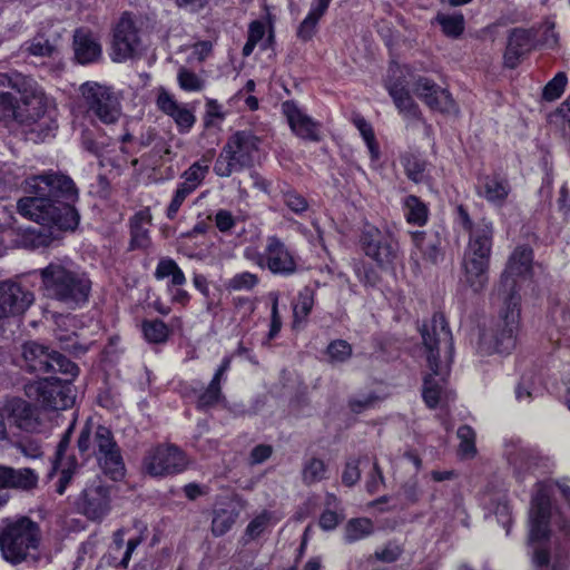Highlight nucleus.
I'll list each match as a JSON object with an SVG mask.
<instances>
[{
    "instance_id": "obj_1",
    "label": "nucleus",
    "mask_w": 570,
    "mask_h": 570,
    "mask_svg": "<svg viewBox=\"0 0 570 570\" xmlns=\"http://www.w3.org/2000/svg\"><path fill=\"white\" fill-rule=\"evenodd\" d=\"M24 190L31 196L21 198L17 204L22 216L59 230L77 227L79 214L70 203L78 199V189L70 177L49 170L28 177Z\"/></svg>"
},
{
    "instance_id": "obj_2",
    "label": "nucleus",
    "mask_w": 570,
    "mask_h": 570,
    "mask_svg": "<svg viewBox=\"0 0 570 570\" xmlns=\"http://www.w3.org/2000/svg\"><path fill=\"white\" fill-rule=\"evenodd\" d=\"M458 222L470 232V240L464 253L463 282L474 292L480 293L488 284V267L492 248L493 226L492 223L482 219L475 226L468 210L462 206L456 208Z\"/></svg>"
},
{
    "instance_id": "obj_3",
    "label": "nucleus",
    "mask_w": 570,
    "mask_h": 570,
    "mask_svg": "<svg viewBox=\"0 0 570 570\" xmlns=\"http://www.w3.org/2000/svg\"><path fill=\"white\" fill-rule=\"evenodd\" d=\"M46 297L70 309L85 305L90 296L91 281L70 261H55L39 271Z\"/></svg>"
},
{
    "instance_id": "obj_4",
    "label": "nucleus",
    "mask_w": 570,
    "mask_h": 570,
    "mask_svg": "<svg viewBox=\"0 0 570 570\" xmlns=\"http://www.w3.org/2000/svg\"><path fill=\"white\" fill-rule=\"evenodd\" d=\"M40 524L27 515L6 518L0 524V554L12 566L24 562L36 564L41 557Z\"/></svg>"
},
{
    "instance_id": "obj_5",
    "label": "nucleus",
    "mask_w": 570,
    "mask_h": 570,
    "mask_svg": "<svg viewBox=\"0 0 570 570\" xmlns=\"http://www.w3.org/2000/svg\"><path fill=\"white\" fill-rule=\"evenodd\" d=\"M9 118L31 127V132L36 134L40 140L53 136L58 128L53 102L31 77H28Z\"/></svg>"
},
{
    "instance_id": "obj_6",
    "label": "nucleus",
    "mask_w": 570,
    "mask_h": 570,
    "mask_svg": "<svg viewBox=\"0 0 570 570\" xmlns=\"http://www.w3.org/2000/svg\"><path fill=\"white\" fill-rule=\"evenodd\" d=\"M504 309L498 320L480 328L478 351L483 355L510 353L517 343L520 320V296L503 297Z\"/></svg>"
},
{
    "instance_id": "obj_7",
    "label": "nucleus",
    "mask_w": 570,
    "mask_h": 570,
    "mask_svg": "<svg viewBox=\"0 0 570 570\" xmlns=\"http://www.w3.org/2000/svg\"><path fill=\"white\" fill-rule=\"evenodd\" d=\"M78 449L82 454H94L99 466L110 479L117 481L125 475V463L111 431L99 425L91 438L89 429H82L78 438Z\"/></svg>"
},
{
    "instance_id": "obj_8",
    "label": "nucleus",
    "mask_w": 570,
    "mask_h": 570,
    "mask_svg": "<svg viewBox=\"0 0 570 570\" xmlns=\"http://www.w3.org/2000/svg\"><path fill=\"white\" fill-rule=\"evenodd\" d=\"M261 139L249 130L233 134L222 148L214 171L219 177H229L235 171L250 167L254 161Z\"/></svg>"
},
{
    "instance_id": "obj_9",
    "label": "nucleus",
    "mask_w": 570,
    "mask_h": 570,
    "mask_svg": "<svg viewBox=\"0 0 570 570\" xmlns=\"http://www.w3.org/2000/svg\"><path fill=\"white\" fill-rule=\"evenodd\" d=\"M22 360L24 368L37 375L62 374L66 382L73 380L78 373V366L48 346L35 341L22 345ZM53 379V376H51Z\"/></svg>"
},
{
    "instance_id": "obj_10",
    "label": "nucleus",
    "mask_w": 570,
    "mask_h": 570,
    "mask_svg": "<svg viewBox=\"0 0 570 570\" xmlns=\"http://www.w3.org/2000/svg\"><path fill=\"white\" fill-rule=\"evenodd\" d=\"M87 114L105 125L116 124L122 115L121 97L111 87L87 81L80 86Z\"/></svg>"
},
{
    "instance_id": "obj_11",
    "label": "nucleus",
    "mask_w": 570,
    "mask_h": 570,
    "mask_svg": "<svg viewBox=\"0 0 570 570\" xmlns=\"http://www.w3.org/2000/svg\"><path fill=\"white\" fill-rule=\"evenodd\" d=\"M421 336L429 365L451 364L453 338L442 314H434L429 322L422 325Z\"/></svg>"
},
{
    "instance_id": "obj_12",
    "label": "nucleus",
    "mask_w": 570,
    "mask_h": 570,
    "mask_svg": "<svg viewBox=\"0 0 570 570\" xmlns=\"http://www.w3.org/2000/svg\"><path fill=\"white\" fill-rule=\"evenodd\" d=\"M188 461L177 446L161 444L151 448L142 460L144 471L151 476H167L183 472Z\"/></svg>"
},
{
    "instance_id": "obj_13",
    "label": "nucleus",
    "mask_w": 570,
    "mask_h": 570,
    "mask_svg": "<svg viewBox=\"0 0 570 570\" xmlns=\"http://www.w3.org/2000/svg\"><path fill=\"white\" fill-rule=\"evenodd\" d=\"M7 423L22 433L37 434L45 429L41 412L35 404L21 399L12 397L3 403Z\"/></svg>"
},
{
    "instance_id": "obj_14",
    "label": "nucleus",
    "mask_w": 570,
    "mask_h": 570,
    "mask_svg": "<svg viewBox=\"0 0 570 570\" xmlns=\"http://www.w3.org/2000/svg\"><path fill=\"white\" fill-rule=\"evenodd\" d=\"M24 394L52 410L68 409L75 402V395L70 386L60 385L48 379L27 383Z\"/></svg>"
},
{
    "instance_id": "obj_15",
    "label": "nucleus",
    "mask_w": 570,
    "mask_h": 570,
    "mask_svg": "<svg viewBox=\"0 0 570 570\" xmlns=\"http://www.w3.org/2000/svg\"><path fill=\"white\" fill-rule=\"evenodd\" d=\"M140 47L138 30L129 13H124L112 31L110 58L124 62L136 56Z\"/></svg>"
},
{
    "instance_id": "obj_16",
    "label": "nucleus",
    "mask_w": 570,
    "mask_h": 570,
    "mask_svg": "<svg viewBox=\"0 0 570 570\" xmlns=\"http://www.w3.org/2000/svg\"><path fill=\"white\" fill-rule=\"evenodd\" d=\"M255 263L267 268L273 274L292 275L297 269V263L293 254L283 242L275 236L267 238L265 249L257 254Z\"/></svg>"
},
{
    "instance_id": "obj_17",
    "label": "nucleus",
    "mask_w": 570,
    "mask_h": 570,
    "mask_svg": "<svg viewBox=\"0 0 570 570\" xmlns=\"http://www.w3.org/2000/svg\"><path fill=\"white\" fill-rule=\"evenodd\" d=\"M35 302L32 292L14 281L0 282V321L22 315Z\"/></svg>"
},
{
    "instance_id": "obj_18",
    "label": "nucleus",
    "mask_w": 570,
    "mask_h": 570,
    "mask_svg": "<svg viewBox=\"0 0 570 570\" xmlns=\"http://www.w3.org/2000/svg\"><path fill=\"white\" fill-rule=\"evenodd\" d=\"M361 244L366 256L375 261L380 266L392 264L396 256L397 246L391 235L368 225L361 236Z\"/></svg>"
},
{
    "instance_id": "obj_19",
    "label": "nucleus",
    "mask_w": 570,
    "mask_h": 570,
    "mask_svg": "<svg viewBox=\"0 0 570 570\" xmlns=\"http://www.w3.org/2000/svg\"><path fill=\"white\" fill-rule=\"evenodd\" d=\"M429 368L431 373L424 379L422 392L423 400L430 409L446 405L454 399V394L449 390L446 381L450 372V365H429Z\"/></svg>"
},
{
    "instance_id": "obj_20",
    "label": "nucleus",
    "mask_w": 570,
    "mask_h": 570,
    "mask_svg": "<svg viewBox=\"0 0 570 570\" xmlns=\"http://www.w3.org/2000/svg\"><path fill=\"white\" fill-rule=\"evenodd\" d=\"M550 487L539 483L531 501L530 512V541H540L548 537V521L550 518Z\"/></svg>"
},
{
    "instance_id": "obj_21",
    "label": "nucleus",
    "mask_w": 570,
    "mask_h": 570,
    "mask_svg": "<svg viewBox=\"0 0 570 570\" xmlns=\"http://www.w3.org/2000/svg\"><path fill=\"white\" fill-rule=\"evenodd\" d=\"M80 513L91 521H101L110 511L109 489L104 485L86 488L77 501Z\"/></svg>"
},
{
    "instance_id": "obj_22",
    "label": "nucleus",
    "mask_w": 570,
    "mask_h": 570,
    "mask_svg": "<svg viewBox=\"0 0 570 570\" xmlns=\"http://www.w3.org/2000/svg\"><path fill=\"white\" fill-rule=\"evenodd\" d=\"M532 267V250L528 246H518L511 254L507 268L502 274L501 286L504 291H509L504 297H509L511 294L518 295L515 292V279L517 276H525Z\"/></svg>"
},
{
    "instance_id": "obj_23",
    "label": "nucleus",
    "mask_w": 570,
    "mask_h": 570,
    "mask_svg": "<svg viewBox=\"0 0 570 570\" xmlns=\"http://www.w3.org/2000/svg\"><path fill=\"white\" fill-rule=\"evenodd\" d=\"M282 110L294 134L303 139L320 140V125L298 108L294 101L283 102Z\"/></svg>"
},
{
    "instance_id": "obj_24",
    "label": "nucleus",
    "mask_w": 570,
    "mask_h": 570,
    "mask_svg": "<svg viewBox=\"0 0 570 570\" xmlns=\"http://www.w3.org/2000/svg\"><path fill=\"white\" fill-rule=\"evenodd\" d=\"M157 107L176 124L179 132H188L196 121L194 112L184 104H179L173 95L161 89L157 97Z\"/></svg>"
},
{
    "instance_id": "obj_25",
    "label": "nucleus",
    "mask_w": 570,
    "mask_h": 570,
    "mask_svg": "<svg viewBox=\"0 0 570 570\" xmlns=\"http://www.w3.org/2000/svg\"><path fill=\"white\" fill-rule=\"evenodd\" d=\"M28 76L12 71L0 73V118H9L14 110L18 99L14 94L20 95Z\"/></svg>"
},
{
    "instance_id": "obj_26",
    "label": "nucleus",
    "mask_w": 570,
    "mask_h": 570,
    "mask_svg": "<svg viewBox=\"0 0 570 570\" xmlns=\"http://www.w3.org/2000/svg\"><path fill=\"white\" fill-rule=\"evenodd\" d=\"M534 38L535 35L530 30L521 28L511 30L504 52V65L515 68L520 59L532 49Z\"/></svg>"
},
{
    "instance_id": "obj_27",
    "label": "nucleus",
    "mask_w": 570,
    "mask_h": 570,
    "mask_svg": "<svg viewBox=\"0 0 570 570\" xmlns=\"http://www.w3.org/2000/svg\"><path fill=\"white\" fill-rule=\"evenodd\" d=\"M75 57L81 65L97 61L102 53L97 37L89 30L78 29L73 35Z\"/></svg>"
},
{
    "instance_id": "obj_28",
    "label": "nucleus",
    "mask_w": 570,
    "mask_h": 570,
    "mask_svg": "<svg viewBox=\"0 0 570 570\" xmlns=\"http://www.w3.org/2000/svg\"><path fill=\"white\" fill-rule=\"evenodd\" d=\"M509 193L508 181L499 176H484L478 180L476 194L489 203L502 205Z\"/></svg>"
},
{
    "instance_id": "obj_29",
    "label": "nucleus",
    "mask_w": 570,
    "mask_h": 570,
    "mask_svg": "<svg viewBox=\"0 0 570 570\" xmlns=\"http://www.w3.org/2000/svg\"><path fill=\"white\" fill-rule=\"evenodd\" d=\"M151 219L149 208L136 213L130 218V247L132 249H146L150 246L149 227L151 226Z\"/></svg>"
},
{
    "instance_id": "obj_30",
    "label": "nucleus",
    "mask_w": 570,
    "mask_h": 570,
    "mask_svg": "<svg viewBox=\"0 0 570 570\" xmlns=\"http://www.w3.org/2000/svg\"><path fill=\"white\" fill-rule=\"evenodd\" d=\"M140 543H141L140 538H134V539L128 540V542L126 543V550L124 552V556L118 561L117 554L124 548L125 541H124V531L117 530L114 533V542H112L110 552L108 553V556L105 557L107 564L115 567V568L127 569L134 551L137 549V547Z\"/></svg>"
},
{
    "instance_id": "obj_31",
    "label": "nucleus",
    "mask_w": 570,
    "mask_h": 570,
    "mask_svg": "<svg viewBox=\"0 0 570 570\" xmlns=\"http://www.w3.org/2000/svg\"><path fill=\"white\" fill-rule=\"evenodd\" d=\"M230 368V357L226 356L223 358L220 365L216 370L210 383L207 389L198 397L199 407H209L215 405L223 397L220 383L224 380L225 374Z\"/></svg>"
},
{
    "instance_id": "obj_32",
    "label": "nucleus",
    "mask_w": 570,
    "mask_h": 570,
    "mask_svg": "<svg viewBox=\"0 0 570 570\" xmlns=\"http://www.w3.org/2000/svg\"><path fill=\"white\" fill-rule=\"evenodd\" d=\"M60 35L55 32L50 36L38 33L31 40L24 42L22 50L36 57H55L59 53Z\"/></svg>"
},
{
    "instance_id": "obj_33",
    "label": "nucleus",
    "mask_w": 570,
    "mask_h": 570,
    "mask_svg": "<svg viewBox=\"0 0 570 570\" xmlns=\"http://www.w3.org/2000/svg\"><path fill=\"white\" fill-rule=\"evenodd\" d=\"M386 89L401 114L407 118H419L421 115L419 106L411 97L409 90L402 83H386Z\"/></svg>"
},
{
    "instance_id": "obj_34",
    "label": "nucleus",
    "mask_w": 570,
    "mask_h": 570,
    "mask_svg": "<svg viewBox=\"0 0 570 570\" xmlns=\"http://www.w3.org/2000/svg\"><path fill=\"white\" fill-rule=\"evenodd\" d=\"M374 533V523L368 518H354L347 521L344 527V541L354 543L368 538Z\"/></svg>"
},
{
    "instance_id": "obj_35",
    "label": "nucleus",
    "mask_w": 570,
    "mask_h": 570,
    "mask_svg": "<svg viewBox=\"0 0 570 570\" xmlns=\"http://www.w3.org/2000/svg\"><path fill=\"white\" fill-rule=\"evenodd\" d=\"M155 277L164 279L170 277L171 286H183L186 284V277L177 263L168 257L161 258L156 267Z\"/></svg>"
},
{
    "instance_id": "obj_36",
    "label": "nucleus",
    "mask_w": 570,
    "mask_h": 570,
    "mask_svg": "<svg viewBox=\"0 0 570 570\" xmlns=\"http://www.w3.org/2000/svg\"><path fill=\"white\" fill-rule=\"evenodd\" d=\"M238 512L235 508H219L214 511L212 532L215 537L227 533L235 524Z\"/></svg>"
},
{
    "instance_id": "obj_37",
    "label": "nucleus",
    "mask_w": 570,
    "mask_h": 570,
    "mask_svg": "<svg viewBox=\"0 0 570 570\" xmlns=\"http://www.w3.org/2000/svg\"><path fill=\"white\" fill-rule=\"evenodd\" d=\"M405 217L407 223L423 226L428 222L429 209L419 197L410 195L404 199Z\"/></svg>"
},
{
    "instance_id": "obj_38",
    "label": "nucleus",
    "mask_w": 570,
    "mask_h": 570,
    "mask_svg": "<svg viewBox=\"0 0 570 570\" xmlns=\"http://www.w3.org/2000/svg\"><path fill=\"white\" fill-rule=\"evenodd\" d=\"M428 107L432 110L448 114V115H458L459 114V107L453 100L451 94L440 86L434 89L433 96L431 97V100L428 101Z\"/></svg>"
},
{
    "instance_id": "obj_39",
    "label": "nucleus",
    "mask_w": 570,
    "mask_h": 570,
    "mask_svg": "<svg viewBox=\"0 0 570 570\" xmlns=\"http://www.w3.org/2000/svg\"><path fill=\"white\" fill-rule=\"evenodd\" d=\"M327 468L323 460L317 458L308 459L302 469L303 482L307 485L321 482L326 479Z\"/></svg>"
},
{
    "instance_id": "obj_40",
    "label": "nucleus",
    "mask_w": 570,
    "mask_h": 570,
    "mask_svg": "<svg viewBox=\"0 0 570 570\" xmlns=\"http://www.w3.org/2000/svg\"><path fill=\"white\" fill-rule=\"evenodd\" d=\"M208 165H202L200 163H194L185 173L183 174V181L178 185V187L186 189L187 193L191 194L196 188L202 184L205 176L208 173Z\"/></svg>"
},
{
    "instance_id": "obj_41",
    "label": "nucleus",
    "mask_w": 570,
    "mask_h": 570,
    "mask_svg": "<svg viewBox=\"0 0 570 570\" xmlns=\"http://www.w3.org/2000/svg\"><path fill=\"white\" fill-rule=\"evenodd\" d=\"M314 306V291L304 287L297 295V301L293 306L294 324L303 322L307 318Z\"/></svg>"
},
{
    "instance_id": "obj_42",
    "label": "nucleus",
    "mask_w": 570,
    "mask_h": 570,
    "mask_svg": "<svg viewBox=\"0 0 570 570\" xmlns=\"http://www.w3.org/2000/svg\"><path fill=\"white\" fill-rule=\"evenodd\" d=\"M414 245L421 250L422 255L430 262L435 263L440 255V242L436 239L428 238L423 232L412 233Z\"/></svg>"
},
{
    "instance_id": "obj_43",
    "label": "nucleus",
    "mask_w": 570,
    "mask_h": 570,
    "mask_svg": "<svg viewBox=\"0 0 570 570\" xmlns=\"http://www.w3.org/2000/svg\"><path fill=\"white\" fill-rule=\"evenodd\" d=\"M144 337L149 343L160 344L165 343L169 337L168 326L160 320L144 321L141 324Z\"/></svg>"
},
{
    "instance_id": "obj_44",
    "label": "nucleus",
    "mask_w": 570,
    "mask_h": 570,
    "mask_svg": "<svg viewBox=\"0 0 570 570\" xmlns=\"http://www.w3.org/2000/svg\"><path fill=\"white\" fill-rule=\"evenodd\" d=\"M353 124L358 129L361 136L363 137V139L368 148L371 158L373 160H377L380 158V148L376 142L374 130H373L371 124H368L360 115H356L353 117Z\"/></svg>"
},
{
    "instance_id": "obj_45",
    "label": "nucleus",
    "mask_w": 570,
    "mask_h": 570,
    "mask_svg": "<svg viewBox=\"0 0 570 570\" xmlns=\"http://www.w3.org/2000/svg\"><path fill=\"white\" fill-rule=\"evenodd\" d=\"M38 481L39 475L35 470L30 468L13 469L10 488L28 491L35 489Z\"/></svg>"
},
{
    "instance_id": "obj_46",
    "label": "nucleus",
    "mask_w": 570,
    "mask_h": 570,
    "mask_svg": "<svg viewBox=\"0 0 570 570\" xmlns=\"http://www.w3.org/2000/svg\"><path fill=\"white\" fill-rule=\"evenodd\" d=\"M352 346L344 340H335L327 346V356L331 364L346 362L352 356Z\"/></svg>"
},
{
    "instance_id": "obj_47",
    "label": "nucleus",
    "mask_w": 570,
    "mask_h": 570,
    "mask_svg": "<svg viewBox=\"0 0 570 570\" xmlns=\"http://www.w3.org/2000/svg\"><path fill=\"white\" fill-rule=\"evenodd\" d=\"M403 552V546L395 540H391L386 542L382 548L376 549L372 558L380 562L392 563L397 561Z\"/></svg>"
},
{
    "instance_id": "obj_48",
    "label": "nucleus",
    "mask_w": 570,
    "mask_h": 570,
    "mask_svg": "<svg viewBox=\"0 0 570 570\" xmlns=\"http://www.w3.org/2000/svg\"><path fill=\"white\" fill-rule=\"evenodd\" d=\"M259 282V278L256 274L250 272H242L235 274L232 278L226 283L227 291H250L253 289Z\"/></svg>"
},
{
    "instance_id": "obj_49",
    "label": "nucleus",
    "mask_w": 570,
    "mask_h": 570,
    "mask_svg": "<svg viewBox=\"0 0 570 570\" xmlns=\"http://www.w3.org/2000/svg\"><path fill=\"white\" fill-rule=\"evenodd\" d=\"M458 438L460 440V454L465 458L473 456L476 452L474 431L470 426L463 425L458 430Z\"/></svg>"
},
{
    "instance_id": "obj_50",
    "label": "nucleus",
    "mask_w": 570,
    "mask_h": 570,
    "mask_svg": "<svg viewBox=\"0 0 570 570\" xmlns=\"http://www.w3.org/2000/svg\"><path fill=\"white\" fill-rule=\"evenodd\" d=\"M568 78L564 72H558L543 88V98L553 101L561 97L567 86Z\"/></svg>"
},
{
    "instance_id": "obj_51",
    "label": "nucleus",
    "mask_w": 570,
    "mask_h": 570,
    "mask_svg": "<svg viewBox=\"0 0 570 570\" xmlns=\"http://www.w3.org/2000/svg\"><path fill=\"white\" fill-rule=\"evenodd\" d=\"M265 35V26L259 20H254L248 26V37L245 46L243 47V56L248 57L256 45L263 40Z\"/></svg>"
},
{
    "instance_id": "obj_52",
    "label": "nucleus",
    "mask_w": 570,
    "mask_h": 570,
    "mask_svg": "<svg viewBox=\"0 0 570 570\" xmlns=\"http://www.w3.org/2000/svg\"><path fill=\"white\" fill-rule=\"evenodd\" d=\"M272 513L268 511H263L258 515H256L246 528V535L249 539L258 538L271 524Z\"/></svg>"
},
{
    "instance_id": "obj_53",
    "label": "nucleus",
    "mask_w": 570,
    "mask_h": 570,
    "mask_svg": "<svg viewBox=\"0 0 570 570\" xmlns=\"http://www.w3.org/2000/svg\"><path fill=\"white\" fill-rule=\"evenodd\" d=\"M177 79L183 90L200 91L204 88V80L186 68L179 69Z\"/></svg>"
},
{
    "instance_id": "obj_54",
    "label": "nucleus",
    "mask_w": 570,
    "mask_h": 570,
    "mask_svg": "<svg viewBox=\"0 0 570 570\" xmlns=\"http://www.w3.org/2000/svg\"><path fill=\"white\" fill-rule=\"evenodd\" d=\"M404 168L406 176L414 183H421L424 180V173L426 169V163L415 156L407 157L404 160Z\"/></svg>"
},
{
    "instance_id": "obj_55",
    "label": "nucleus",
    "mask_w": 570,
    "mask_h": 570,
    "mask_svg": "<svg viewBox=\"0 0 570 570\" xmlns=\"http://www.w3.org/2000/svg\"><path fill=\"white\" fill-rule=\"evenodd\" d=\"M438 87L439 85H436L434 81L424 77H420L414 81L412 89L414 95L428 106V101L431 100L433 91Z\"/></svg>"
},
{
    "instance_id": "obj_56",
    "label": "nucleus",
    "mask_w": 570,
    "mask_h": 570,
    "mask_svg": "<svg viewBox=\"0 0 570 570\" xmlns=\"http://www.w3.org/2000/svg\"><path fill=\"white\" fill-rule=\"evenodd\" d=\"M442 26L443 32L451 37H458L463 31V18L462 16H440L438 18Z\"/></svg>"
},
{
    "instance_id": "obj_57",
    "label": "nucleus",
    "mask_w": 570,
    "mask_h": 570,
    "mask_svg": "<svg viewBox=\"0 0 570 570\" xmlns=\"http://www.w3.org/2000/svg\"><path fill=\"white\" fill-rule=\"evenodd\" d=\"M318 22L320 21L306 16L297 27L296 37L303 42L311 41L317 31Z\"/></svg>"
},
{
    "instance_id": "obj_58",
    "label": "nucleus",
    "mask_w": 570,
    "mask_h": 570,
    "mask_svg": "<svg viewBox=\"0 0 570 570\" xmlns=\"http://www.w3.org/2000/svg\"><path fill=\"white\" fill-rule=\"evenodd\" d=\"M283 197L286 206L295 214H302L308 208L307 200L295 190L284 193Z\"/></svg>"
},
{
    "instance_id": "obj_59",
    "label": "nucleus",
    "mask_w": 570,
    "mask_h": 570,
    "mask_svg": "<svg viewBox=\"0 0 570 570\" xmlns=\"http://www.w3.org/2000/svg\"><path fill=\"white\" fill-rule=\"evenodd\" d=\"M17 450L28 459H39L42 456L40 444L35 440H26L13 443Z\"/></svg>"
},
{
    "instance_id": "obj_60",
    "label": "nucleus",
    "mask_w": 570,
    "mask_h": 570,
    "mask_svg": "<svg viewBox=\"0 0 570 570\" xmlns=\"http://www.w3.org/2000/svg\"><path fill=\"white\" fill-rule=\"evenodd\" d=\"M214 222L222 233L230 232L236 225L234 215L227 209H219L215 215Z\"/></svg>"
},
{
    "instance_id": "obj_61",
    "label": "nucleus",
    "mask_w": 570,
    "mask_h": 570,
    "mask_svg": "<svg viewBox=\"0 0 570 570\" xmlns=\"http://www.w3.org/2000/svg\"><path fill=\"white\" fill-rule=\"evenodd\" d=\"M273 296V303H272V311H271V328L268 332V340H273L277 336L282 328V320L278 313V295L272 294Z\"/></svg>"
},
{
    "instance_id": "obj_62",
    "label": "nucleus",
    "mask_w": 570,
    "mask_h": 570,
    "mask_svg": "<svg viewBox=\"0 0 570 570\" xmlns=\"http://www.w3.org/2000/svg\"><path fill=\"white\" fill-rule=\"evenodd\" d=\"M376 401L377 397L375 395L368 394L352 399L348 406L352 412L362 413L363 411L373 407Z\"/></svg>"
},
{
    "instance_id": "obj_63",
    "label": "nucleus",
    "mask_w": 570,
    "mask_h": 570,
    "mask_svg": "<svg viewBox=\"0 0 570 570\" xmlns=\"http://www.w3.org/2000/svg\"><path fill=\"white\" fill-rule=\"evenodd\" d=\"M233 306L236 313L242 314V318H248L255 311L254 303L248 297L236 296L233 298Z\"/></svg>"
},
{
    "instance_id": "obj_64",
    "label": "nucleus",
    "mask_w": 570,
    "mask_h": 570,
    "mask_svg": "<svg viewBox=\"0 0 570 570\" xmlns=\"http://www.w3.org/2000/svg\"><path fill=\"white\" fill-rule=\"evenodd\" d=\"M188 195H190V194L187 193L186 189L177 187L175 195H174L170 204L168 205L167 212H166V215L169 219H174L176 217L181 204L184 203V200L186 199V197Z\"/></svg>"
}]
</instances>
